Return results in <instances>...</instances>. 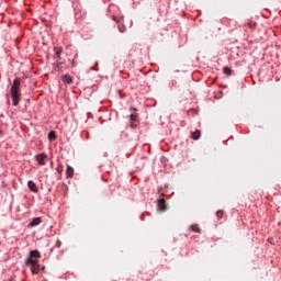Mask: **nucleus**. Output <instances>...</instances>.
I'll use <instances>...</instances> for the list:
<instances>
[{
	"instance_id": "1",
	"label": "nucleus",
	"mask_w": 281,
	"mask_h": 281,
	"mask_svg": "<svg viewBox=\"0 0 281 281\" xmlns=\"http://www.w3.org/2000/svg\"><path fill=\"white\" fill-rule=\"evenodd\" d=\"M10 93L13 106H19V102H21V79L16 78L13 80Z\"/></svg>"
},
{
	"instance_id": "2",
	"label": "nucleus",
	"mask_w": 281,
	"mask_h": 281,
	"mask_svg": "<svg viewBox=\"0 0 281 281\" xmlns=\"http://www.w3.org/2000/svg\"><path fill=\"white\" fill-rule=\"evenodd\" d=\"M37 258H41V252L38 250H32L30 257L26 259V266H31L32 273H38L41 271V265H38Z\"/></svg>"
},
{
	"instance_id": "3",
	"label": "nucleus",
	"mask_w": 281,
	"mask_h": 281,
	"mask_svg": "<svg viewBox=\"0 0 281 281\" xmlns=\"http://www.w3.org/2000/svg\"><path fill=\"white\" fill-rule=\"evenodd\" d=\"M60 54H63V48H55V59L57 60V67L60 69Z\"/></svg>"
},
{
	"instance_id": "4",
	"label": "nucleus",
	"mask_w": 281,
	"mask_h": 281,
	"mask_svg": "<svg viewBox=\"0 0 281 281\" xmlns=\"http://www.w3.org/2000/svg\"><path fill=\"white\" fill-rule=\"evenodd\" d=\"M45 159H47V155L45 154H40L36 156V161L40 166H45Z\"/></svg>"
},
{
	"instance_id": "5",
	"label": "nucleus",
	"mask_w": 281,
	"mask_h": 281,
	"mask_svg": "<svg viewBox=\"0 0 281 281\" xmlns=\"http://www.w3.org/2000/svg\"><path fill=\"white\" fill-rule=\"evenodd\" d=\"M27 187H29L31 192H38V186H36L35 181L30 180L27 182Z\"/></svg>"
},
{
	"instance_id": "6",
	"label": "nucleus",
	"mask_w": 281,
	"mask_h": 281,
	"mask_svg": "<svg viewBox=\"0 0 281 281\" xmlns=\"http://www.w3.org/2000/svg\"><path fill=\"white\" fill-rule=\"evenodd\" d=\"M61 80L65 85H71L74 82V79L69 75H64L61 77Z\"/></svg>"
},
{
	"instance_id": "7",
	"label": "nucleus",
	"mask_w": 281,
	"mask_h": 281,
	"mask_svg": "<svg viewBox=\"0 0 281 281\" xmlns=\"http://www.w3.org/2000/svg\"><path fill=\"white\" fill-rule=\"evenodd\" d=\"M41 223H43L41 217H35L30 222V227H36V225H41Z\"/></svg>"
},
{
	"instance_id": "8",
	"label": "nucleus",
	"mask_w": 281,
	"mask_h": 281,
	"mask_svg": "<svg viewBox=\"0 0 281 281\" xmlns=\"http://www.w3.org/2000/svg\"><path fill=\"white\" fill-rule=\"evenodd\" d=\"M191 232H194L195 234H201V227H199V224H192L190 226Z\"/></svg>"
},
{
	"instance_id": "9",
	"label": "nucleus",
	"mask_w": 281,
	"mask_h": 281,
	"mask_svg": "<svg viewBox=\"0 0 281 281\" xmlns=\"http://www.w3.org/2000/svg\"><path fill=\"white\" fill-rule=\"evenodd\" d=\"M191 137H192V139H200L201 131L196 130L195 132H192Z\"/></svg>"
},
{
	"instance_id": "10",
	"label": "nucleus",
	"mask_w": 281,
	"mask_h": 281,
	"mask_svg": "<svg viewBox=\"0 0 281 281\" xmlns=\"http://www.w3.org/2000/svg\"><path fill=\"white\" fill-rule=\"evenodd\" d=\"M158 207H159L160 210H166V200L160 199V200L158 201Z\"/></svg>"
},
{
	"instance_id": "11",
	"label": "nucleus",
	"mask_w": 281,
	"mask_h": 281,
	"mask_svg": "<svg viewBox=\"0 0 281 281\" xmlns=\"http://www.w3.org/2000/svg\"><path fill=\"white\" fill-rule=\"evenodd\" d=\"M66 175L67 177H74V169L69 165L67 166Z\"/></svg>"
},
{
	"instance_id": "12",
	"label": "nucleus",
	"mask_w": 281,
	"mask_h": 281,
	"mask_svg": "<svg viewBox=\"0 0 281 281\" xmlns=\"http://www.w3.org/2000/svg\"><path fill=\"white\" fill-rule=\"evenodd\" d=\"M48 139H50V142H54V139H56V132L54 131L49 132Z\"/></svg>"
},
{
	"instance_id": "13",
	"label": "nucleus",
	"mask_w": 281,
	"mask_h": 281,
	"mask_svg": "<svg viewBox=\"0 0 281 281\" xmlns=\"http://www.w3.org/2000/svg\"><path fill=\"white\" fill-rule=\"evenodd\" d=\"M224 74H226V76H231L232 75V68L225 67L224 68Z\"/></svg>"
},
{
	"instance_id": "14",
	"label": "nucleus",
	"mask_w": 281,
	"mask_h": 281,
	"mask_svg": "<svg viewBox=\"0 0 281 281\" xmlns=\"http://www.w3.org/2000/svg\"><path fill=\"white\" fill-rule=\"evenodd\" d=\"M131 122H137V114H131Z\"/></svg>"
},
{
	"instance_id": "15",
	"label": "nucleus",
	"mask_w": 281,
	"mask_h": 281,
	"mask_svg": "<svg viewBox=\"0 0 281 281\" xmlns=\"http://www.w3.org/2000/svg\"><path fill=\"white\" fill-rule=\"evenodd\" d=\"M222 216H223V211H217V212H216V217H217L218 220H221Z\"/></svg>"
},
{
	"instance_id": "16",
	"label": "nucleus",
	"mask_w": 281,
	"mask_h": 281,
	"mask_svg": "<svg viewBox=\"0 0 281 281\" xmlns=\"http://www.w3.org/2000/svg\"><path fill=\"white\" fill-rule=\"evenodd\" d=\"M248 27H250V30H254V27H256V23L249 22Z\"/></svg>"
},
{
	"instance_id": "17",
	"label": "nucleus",
	"mask_w": 281,
	"mask_h": 281,
	"mask_svg": "<svg viewBox=\"0 0 281 281\" xmlns=\"http://www.w3.org/2000/svg\"><path fill=\"white\" fill-rule=\"evenodd\" d=\"M71 67H76V61L74 59L71 60Z\"/></svg>"
},
{
	"instance_id": "18",
	"label": "nucleus",
	"mask_w": 281,
	"mask_h": 281,
	"mask_svg": "<svg viewBox=\"0 0 281 281\" xmlns=\"http://www.w3.org/2000/svg\"><path fill=\"white\" fill-rule=\"evenodd\" d=\"M120 32L124 34V30L122 27H119Z\"/></svg>"
}]
</instances>
